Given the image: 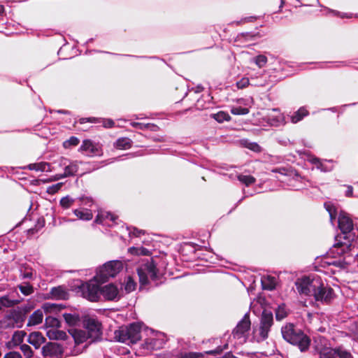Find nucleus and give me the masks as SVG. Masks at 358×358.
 <instances>
[{
	"instance_id": "f257e3e1",
	"label": "nucleus",
	"mask_w": 358,
	"mask_h": 358,
	"mask_svg": "<svg viewBox=\"0 0 358 358\" xmlns=\"http://www.w3.org/2000/svg\"><path fill=\"white\" fill-rule=\"evenodd\" d=\"M295 286L300 294L313 296L316 302L329 305L335 298L334 290L320 277L303 276L297 279Z\"/></svg>"
},
{
	"instance_id": "f03ea898",
	"label": "nucleus",
	"mask_w": 358,
	"mask_h": 358,
	"mask_svg": "<svg viewBox=\"0 0 358 358\" xmlns=\"http://www.w3.org/2000/svg\"><path fill=\"white\" fill-rule=\"evenodd\" d=\"M338 226L341 234L335 236V242L331 248V252L343 254L350 250L355 235L352 233L354 227L352 220L343 210L340 211L338 217Z\"/></svg>"
},
{
	"instance_id": "7ed1b4c3",
	"label": "nucleus",
	"mask_w": 358,
	"mask_h": 358,
	"mask_svg": "<svg viewBox=\"0 0 358 358\" xmlns=\"http://www.w3.org/2000/svg\"><path fill=\"white\" fill-rule=\"evenodd\" d=\"M283 339L287 343L296 345L301 352L308 350L311 340L301 329H297L292 323H288L281 328Z\"/></svg>"
},
{
	"instance_id": "20e7f679",
	"label": "nucleus",
	"mask_w": 358,
	"mask_h": 358,
	"mask_svg": "<svg viewBox=\"0 0 358 358\" xmlns=\"http://www.w3.org/2000/svg\"><path fill=\"white\" fill-rule=\"evenodd\" d=\"M136 271L141 286L157 287L161 284V282H158L161 276L157 268V264L152 259L142 263L136 268Z\"/></svg>"
},
{
	"instance_id": "39448f33",
	"label": "nucleus",
	"mask_w": 358,
	"mask_h": 358,
	"mask_svg": "<svg viewBox=\"0 0 358 358\" xmlns=\"http://www.w3.org/2000/svg\"><path fill=\"white\" fill-rule=\"evenodd\" d=\"M315 351L319 358H353V356L342 346L330 348L326 346L327 339L319 336L315 338Z\"/></svg>"
},
{
	"instance_id": "423d86ee",
	"label": "nucleus",
	"mask_w": 358,
	"mask_h": 358,
	"mask_svg": "<svg viewBox=\"0 0 358 358\" xmlns=\"http://www.w3.org/2000/svg\"><path fill=\"white\" fill-rule=\"evenodd\" d=\"M123 269V263L120 260L109 261L96 270L95 280L104 283L110 278H114Z\"/></svg>"
},
{
	"instance_id": "0eeeda50",
	"label": "nucleus",
	"mask_w": 358,
	"mask_h": 358,
	"mask_svg": "<svg viewBox=\"0 0 358 358\" xmlns=\"http://www.w3.org/2000/svg\"><path fill=\"white\" fill-rule=\"evenodd\" d=\"M273 324V315L271 310L264 309L260 317L259 327L253 329V338L257 343L264 341L268 337V334Z\"/></svg>"
},
{
	"instance_id": "6e6552de",
	"label": "nucleus",
	"mask_w": 358,
	"mask_h": 358,
	"mask_svg": "<svg viewBox=\"0 0 358 358\" xmlns=\"http://www.w3.org/2000/svg\"><path fill=\"white\" fill-rule=\"evenodd\" d=\"M83 325L88 338H91L92 341H98L101 339V323L96 318L86 317L83 321Z\"/></svg>"
},
{
	"instance_id": "1a4fd4ad",
	"label": "nucleus",
	"mask_w": 358,
	"mask_h": 358,
	"mask_svg": "<svg viewBox=\"0 0 358 358\" xmlns=\"http://www.w3.org/2000/svg\"><path fill=\"white\" fill-rule=\"evenodd\" d=\"M251 322L249 313H245L232 331L233 337L240 343H245L250 330Z\"/></svg>"
},
{
	"instance_id": "9d476101",
	"label": "nucleus",
	"mask_w": 358,
	"mask_h": 358,
	"mask_svg": "<svg viewBox=\"0 0 358 358\" xmlns=\"http://www.w3.org/2000/svg\"><path fill=\"white\" fill-rule=\"evenodd\" d=\"M328 254L329 255H331L332 257L334 258H336L337 256H343V259H335L327 262L329 265L334 266L338 268L339 269L346 268L349 265H350L352 263L354 260V257L358 256V253L354 254L352 247H350V250H348V252L343 254H337L336 252H331V249L329 250Z\"/></svg>"
},
{
	"instance_id": "9b49d317",
	"label": "nucleus",
	"mask_w": 358,
	"mask_h": 358,
	"mask_svg": "<svg viewBox=\"0 0 358 358\" xmlns=\"http://www.w3.org/2000/svg\"><path fill=\"white\" fill-rule=\"evenodd\" d=\"M101 294L104 299L107 301H117L122 297L120 289L113 283L101 287Z\"/></svg>"
},
{
	"instance_id": "f8f14e48",
	"label": "nucleus",
	"mask_w": 358,
	"mask_h": 358,
	"mask_svg": "<svg viewBox=\"0 0 358 358\" xmlns=\"http://www.w3.org/2000/svg\"><path fill=\"white\" fill-rule=\"evenodd\" d=\"M64 350L57 343H48L42 348V355L45 358H63Z\"/></svg>"
},
{
	"instance_id": "ddd939ff",
	"label": "nucleus",
	"mask_w": 358,
	"mask_h": 358,
	"mask_svg": "<svg viewBox=\"0 0 358 358\" xmlns=\"http://www.w3.org/2000/svg\"><path fill=\"white\" fill-rule=\"evenodd\" d=\"M82 294L84 298L90 301H98L101 295V286L93 283H87L83 286Z\"/></svg>"
},
{
	"instance_id": "4468645a",
	"label": "nucleus",
	"mask_w": 358,
	"mask_h": 358,
	"mask_svg": "<svg viewBox=\"0 0 358 358\" xmlns=\"http://www.w3.org/2000/svg\"><path fill=\"white\" fill-rule=\"evenodd\" d=\"M77 201H80L88 206H90V203L92 202V199L89 197L72 198L70 196H66L61 199L59 203L64 209H68Z\"/></svg>"
},
{
	"instance_id": "2eb2a0df",
	"label": "nucleus",
	"mask_w": 358,
	"mask_h": 358,
	"mask_svg": "<svg viewBox=\"0 0 358 358\" xmlns=\"http://www.w3.org/2000/svg\"><path fill=\"white\" fill-rule=\"evenodd\" d=\"M141 324L134 322L127 326L129 330V343H136L141 338Z\"/></svg>"
},
{
	"instance_id": "dca6fc26",
	"label": "nucleus",
	"mask_w": 358,
	"mask_h": 358,
	"mask_svg": "<svg viewBox=\"0 0 358 358\" xmlns=\"http://www.w3.org/2000/svg\"><path fill=\"white\" fill-rule=\"evenodd\" d=\"M49 294L51 299L55 300H67L69 296L68 290L64 286L52 287Z\"/></svg>"
},
{
	"instance_id": "f3484780",
	"label": "nucleus",
	"mask_w": 358,
	"mask_h": 358,
	"mask_svg": "<svg viewBox=\"0 0 358 358\" xmlns=\"http://www.w3.org/2000/svg\"><path fill=\"white\" fill-rule=\"evenodd\" d=\"M79 151L89 157L99 155V150L96 146L91 140L88 139L83 141V143L79 148Z\"/></svg>"
},
{
	"instance_id": "a211bd4d",
	"label": "nucleus",
	"mask_w": 358,
	"mask_h": 358,
	"mask_svg": "<svg viewBox=\"0 0 358 358\" xmlns=\"http://www.w3.org/2000/svg\"><path fill=\"white\" fill-rule=\"evenodd\" d=\"M78 162L76 161L70 163L68 166H66L64 168V172L63 174H57L56 175V179L59 180L63 178L73 176L76 175V173L78 171Z\"/></svg>"
},
{
	"instance_id": "6ab92c4d",
	"label": "nucleus",
	"mask_w": 358,
	"mask_h": 358,
	"mask_svg": "<svg viewBox=\"0 0 358 358\" xmlns=\"http://www.w3.org/2000/svg\"><path fill=\"white\" fill-rule=\"evenodd\" d=\"M45 341V338L39 331H34L29 335L27 342L38 348L41 344Z\"/></svg>"
},
{
	"instance_id": "aec40b11",
	"label": "nucleus",
	"mask_w": 358,
	"mask_h": 358,
	"mask_svg": "<svg viewBox=\"0 0 358 358\" xmlns=\"http://www.w3.org/2000/svg\"><path fill=\"white\" fill-rule=\"evenodd\" d=\"M261 283L263 289L271 291L275 289L276 279L271 275L264 276L262 278Z\"/></svg>"
},
{
	"instance_id": "412c9836",
	"label": "nucleus",
	"mask_w": 358,
	"mask_h": 358,
	"mask_svg": "<svg viewBox=\"0 0 358 358\" xmlns=\"http://www.w3.org/2000/svg\"><path fill=\"white\" fill-rule=\"evenodd\" d=\"M115 338L122 343L129 342V330L127 327H121L115 331Z\"/></svg>"
},
{
	"instance_id": "4be33fe9",
	"label": "nucleus",
	"mask_w": 358,
	"mask_h": 358,
	"mask_svg": "<svg viewBox=\"0 0 358 358\" xmlns=\"http://www.w3.org/2000/svg\"><path fill=\"white\" fill-rule=\"evenodd\" d=\"M43 319V312L41 309L35 310L30 316L27 322V326L37 325L42 322Z\"/></svg>"
},
{
	"instance_id": "5701e85b",
	"label": "nucleus",
	"mask_w": 358,
	"mask_h": 358,
	"mask_svg": "<svg viewBox=\"0 0 358 358\" xmlns=\"http://www.w3.org/2000/svg\"><path fill=\"white\" fill-rule=\"evenodd\" d=\"M64 307L65 306L62 304L47 302L43 303V305L42 306V309L46 314L57 313V312H59L62 309H63Z\"/></svg>"
},
{
	"instance_id": "b1692460",
	"label": "nucleus",
	"mask_w": 358,
	"mask_h": 358,
	"mask_svg": "<svg viewBox=\"0 0 358 358\" xmlns=\"http://www.w3.org/2000/svg\"><path fill=\"white\" fill-rule=\"evenodd\" d=\"M63 317L66 324L70 327H76L80 325V318L78 314L64 313Z\"/></svg>"
},
{
	"instance_id": "393cba45",
	"label": "nucleus",
	"mask_w": 358,
	"mask_h": 358,
	"mask_svg": "<svg viewBox=\"0 0 358 358\" xmlns=\"http://www.w3.org/2000/svg\"><path fill=\"white\" fill-rule=\"evenodd\" d=\"M133 141L127 137H122L117 139L114 143V146L120 150L129 149L132 145Z\"/></svg>"
},
{
	"instance_id": "a878e982",
	"label": "nucleus",
	"mask_w": 358,
	"mask_h": 358,
	"mask_svg": "<svg viewBox=\"0 0 358 358\" xmlns=\"http://www.w3.org/2000/svg\"><path fill=\"white\" fill-rule=\"evenodd\" d=\"M73 213L80 220L85 221L91 220L93 217L92 211L88 209H75Z\"/></svg>"
},
{
	"instance_id": "bb28decb",
	"label": "nucleus",
	"mask_w": 358,
	"mask_h": 358,
	"mask_svg": "<svg viewBox=\"0 0 358 358\" xmlns=\"http://www.w3.org/2000/svg\"><path fill=\"white\" fill-rule=\"evenodd\" d=\"M27 169L36 171H49L50 170V164L48 162L34 163L29 164Z\"/></svg>"
},
{
	"instance_id": "cd10ccee",
	"label": "nucleus",
	"mask_w": 358,
	"mask_h": 358,
	"mask_svg": "<svg viewBox=\"0 0 358 358\" xmlns=\"http://www.w3.org/2000/svg\"><path fill=\"white\" fill-rule=\"evenodd\" d=\"M47 336L50 340H59L64 339L66 337V334L63 331H59L55 329H49L46 332Z\"/></svg>"
},
{
	"instance_id": "c85d7f7f",
	"label": "nucleus",
	"mask_w": 358,
	"mask_h": 358,
	"mask_svg": "<svg viewBox=\"0 0 358 358\" xmlns=\"http://www.w3.org/2000/svg\"><path fill=\"white\" fill-rule=\"evenodd\" d=\"M308 115V111L304 108H300L297 111L294 112L291 117L292 123H297L300 122L304 117Z\"/></svg>"
},
{
	"instance_id": "c756f323",
	"label": "nucleus",
	"mask_w": 358,
	"mask_h": 358,
	"mask_svg": "<svg viewBox=\"0 0 358 358\" xmlns=\"http://www.w3.org/2000/svg\"><path fill=\"white\" fill-rule=\"evenodd\" d=\"M21 302V300L19 299H10L8 296L5 295L0 297V306L1 308L3 307H13Z\"/></svg>"
},
{
	"instance_id": "7c9ffc66",
	"label": "nucleus",
	"mask_w": 358,
	"mask_h": 358,
	"mask_svg": "<svg viewBox=\"0 0 358 358\" xmlns=\"http://www.w3.org/2000/svg\"><path fill=\"white\" fill-rule=\"evenodd\" d=\"M210 117L215 120L219 123H222L224 121H229L231 120V117L229 113L224 111H219L216 113H211Z\"/></svg>"
},
{
	"instance_id": "2f4dec72",
	"label": "nucleus",
	"mask_w": 358,
	"mask_h": 358,
	"mask_svg": "<svg viewBox=\"0 0 358 358\" xmlns=\"http://www.w3.org/2000/svg\"><path fill=\"white\" fill-rule=\"evenodd\" d=\"M117 218V217L113 213L107 212L103 214H98L95 218L94 222L97 224H103L104 219H108L110 221L115 222Z\"/></svg>"
},
{
	"instance_id": "473e14b6",
	"label": "nucleus",
	"mask_w": 358,
	"mask_h": 358,
	"mask_svg": "<svg viewBox=\"0 0 358 358\" xmlns=\"http://www.w3.org/2000/svg\"><path fill=\"white\" fill-rule=\"evenodd\" d=\"M20 291L24 296H29L34 293V289L33 286L28 282H24L17 286Z\"/></svg>"
},
{
	"instance_id": "72a5a7b5",
	"label": "nucleus",
	"mask_w": 358,
	"mask_h": 358,
	"mask_svg": "<svg viewBox=\"0 0 358 358\" xmlns=\"http://www.w3.org/2000/svg\"><path fill=\"white\" fill-rule=\"evenodd\" d=\"M45 325L46 327H59L60 321L55 317L52 315L47 316L45 320Z\"/></svg>"
},
{
	"instance_id": "f704fd0d",
	"label": "nucleus",
	"mask_w": 358,
	"mask_h": 358,
	"mask_svg": "<svg viewBox=\"0 0 358 358\" xmlns=\"http://www.w3.org/2000/svg\"><path fill=\"white\" fill-rule=\"evenodd\" d=\"M238 180L242 182L243 184L245 185L247 187L250 186V185L255 183V178L250 176V175H242L240 174L237 176Z\"/></svg>"
},
{
	"instance_id": "c9c22d12",
	"label": "nucleus",
	"mask_w": 358,
	"mask_h": 358,
	"mask_svg": "<svg viewBox=\"0 0 358 358\" xmlns=\"http://www.w3.org/2000/svg\"><path fill=\"white\" fill-rule=\"evenodd\" d=\"M324 207L329 214L330 221L331 222V223H333L334 221L336 220L337 217V210L336 208L333 204L327 203H324Z\"/></svg>"
},
{
	"instance_id": "e433bc0d",
	"label": "nucleus",
	"mask_w": 358,
	"mask_h": 358,
	"mask_svg": "<svg viewBox=\"0 0 358 358\" xmlns=\"http://www.w3.org/2000/svg\"><path fill=\"white\" fill-rule=\"evenodd\" d=\"M129 252L131 254L136 255H143V256H148L150 254V252L149 250L141 247V248H136V247H131L129 249Z\"/></svg>"
},
{
	"instance_id": "4c0bfd02",
	"label": "nucleus",
	"mask_w": 358,
	"mask_h": 358,
	"mask_svg": "<svg viewBox=\"0 0 358 358\" xmlns=\"http://www.w3.org/2000/svg\"><path fill=\"white\" fill-rule=\"evenodd\" d=\"M287 312L285 308V305H279L275 310V318L277 320L280 321L287 316Z\"/></svg>"
},
{
	"instance_id": "58836bf2",
	"label": "nucleus",
	"mask_w": 358,
	"mask_h": 358,
	"mask_svg": "<svg viewBox=\"0 0 358 358\" xmlns=\"http://www.w3.org/2000/svg\"><path fill=\"white\" fill-rule=\"evenodd\" d=\"M249 109L248 108L238 106L234 107L231 110V113L236 115H244L249 113Z\"/></svg>"
},
{
	"instance_id": "ea45409f",
	"label": "nucleus",
	"mask_w": 358,
	"mask_h": 358,
	"mask_svg": "<svg viewBox=\"0 0 358 358\" xmlns=\"http://www.w3.org/2000/svg\"><path fill=\"white\" fill-rule=\"evenodd\" d=\"M158 340L152 338H147L145 341L146 348L148 350H155L159 348L160 346L157 345Z\"/></svg>"
},
{
	"instance_id": "a19ab883",
	"label": "nucleus",
	"mask_w": 358,
	"mask_h": 358,
	"mask_svg": "<svg viewBox=\"0 0 358 358\" xmlns=\"http://www.w3.org/2000/svg\"><path fill=\"white\" fill-rule=\"evenodd\" d=\"M80 141L79 139L76 136H71L69 138V139L65 141L63 143V146L65 148H69L71 146H76L79 143Z\"/></svg>"
},
{
	"instance_id": "79ce46f5",
	"label": "nucleus",
	"mask_w": 358,
	"mask_h": 358,
	"mask_svg": "<svg viewBox=\"0 0 358 358\" xmlns=\"http://www.w3.org/2000/svg\"><path fill=\"white\" fill-rule=\"evenodd\" d=\"M20 350L25 356V358H31L33 356V350L29 345L22 344L20 345Z\"/></svg>"
},
{
	"instance_id": "37998d69",
	"label": "nucleus",
	"mask_w": 358,
	"mask_h": 358,
	"mask_svg": "<svg viewBox=\"0 0 358 358\" xmlns=\"http://www.w3.org/2000/svg\"><path fill=\"white\" fill-rule=\"evenodd\" d=\"M136 286V282L129 277L124 287L127 293H130L135 289Z\"/></svg>"
},
{
	"instance_id": "c03bdc74",
	"label": "nucleus",
	"mask_w": 358,
	"mask_h": 358,
	"mask_svg": "<svg viewBox=\"0 0 358 358\" xmlns=\"http://www.w3.org/2000/svg\"><path fill=\"white\" fill-rule=\"evenodd\" d=\"M255 62L259 68H262L266 64L267 57L265 55H259L255 58Z\"/></svg>"
},
{
	"instance_id": "a18cd8bd",
	"label": "nucleus",
	"mask_w": 358,
	"mask_h": 358,
	"mask_svg": "<svg viewBox=\"0 0 358 358\" xmlns=\"http://www.w3.org/2000/svg\"><path fill=\"white\" fill-rule=\"evenodd\" d=\"M245 146L255 152H260L262 151L261 146L255 142H246Z\"/></svg>"
},
{
	"instance_id": "49530a36",
	"label": "nucleus",
	"mask_w": 358,
	"mask_h": 358,
	"mask_svg": "<svg viewBox=\"0 0 358 358\" xmlns=\"http://www.w3.org/2000/svg\"><path fill=\"white\" fill-rule=\"evenodd\" d=\"M63 186L62 182H58L55 185H52L48 187L47 192L50 194H54L57 193Z\"/></svg>"
},
{
	"instance_id": "de8ad7c7",
	"label": "nucleus",
	"mask_w": 358,
	"mask_h": 358,
	"mask_svg": "<svg viewBox=\"0 0 358 358\" xmlns=\"http://www.w3.org/2000/svg\"><path fill=\"white\" fill-rule=\"evenodd\" d=\"M310 162L315 164L317 169H320L322 171H327L326 168L323 166L322 163L320 162V159L316 157H313L310 159Z\"/></svg>"
},
{
	"instance_id": "09e8293b",
	"label": "nucleus",
	"mask_w": 358,
	"mask_h": 358,
	"mask_svg": "<svg viewBox=\"0 0 358 358\" xmlns=\"http://www.w3.org/2000/svg\"><path fill=\"white\" fill-rule=\"evenodd\" d=\"M250 85L248 78H242L240 80L236 82V86L238 89H243Z\"/></svg>"
},
{
	"instance_id": "8fccbe9b",
	"label": "nucleus",
	"mask_w": 358,
	"mask_h": 358,
	"mask_svg": "<svg viewBox=\"0 0 358 358\" xmlns=\"http://www.w3.org/2000/svg\"><path fill=\"white\" fill-rule=\"evenodd\" d=\"M199 354L196 352H185L178 355L176 358H198Z\"/></svg>"
},
{
	"instance_id": "3c124183",
	"label": "nucleus",
	"mask_w": 358,
	"mask_h": 358,
	"mask_svg": "<svg viewBox=\"0 0 358 358\" xmlns=\"http://www.w3.org/2000/svg\"><path fill=\"white\" fill-rule=\"evenodd\" d=\"M99 121H100L99 122H103V125L104 127L106 128H112L114 124H115V122L113 120L111 119H98Z\"/></svg>"
},
{
	"instance_id": "603ef678",
	"label": "nucleus",
	"mask_w": 358,
	"mask_h": 358,
	"mask_svg": "<svg viewBox=\"0 0 358 358\" xmlns=\"http://www.w3.org/2000/svg\"><path fill=\"white\" fill-rule=\"evenodd\" d=\"M3 358H22L21 354L16 351H10L6 353Z\"/></svg>"
},
{
	"instance_id": "864d4df0",
	"label": "nucleus",
	"mask_w": 358,
	"mask_h": 358,
	"mask_svg": "<svg viewBox=\"0 0 358 358\" xmlns=\"http://www.w3.org/2000/svg\"><path fill=\"white\" fill-rule=\"evenodd\" d=\"M228 348V345L225 344L223 348L221 346H218L215 350L208 351V352H206V353L208 355H212L220 354L222 352L224 348Z\"/></svg>"
},
{
	"instance_id": "5fc2aeb1",
	"label": "nucleus",
	"mask_w": 358,
	"mask_h": 358,
	"mask_svg": "<svg viewBox=\"0 0 358 358\" xmlns=\"http://www.w3.org/2000/svg\"><path fill=\"white\" fill-rule=\"evenodd\" d=\"M131 125L136 129H141V130H145L147 127V124L141 123V122H133L131 123Z\"/></svg>"
},
{
	"instance_id": "6e6d98bb",
	"label": "nucleus",
	"mask_w": 358,
	"mask_h": 358,
	"mask_svg": "<svg viewBox=\"0 0 358 358\" xmlns=\"http://www.w3.org/2000/svg\"><path fill=\"white\" fill-rule=\"evenodd\" d=\"M86 122H92V123H97L99 122L98 118L96 117H88V118H81L80 120V124H83Z\"/></svg>"
},
{
	"instance_id": "4d7b16f0",
	"label": "nucleus",
	"mask_w": 358,
	"mask_h": 358,
	"mask_svg": "<svg viewBox=\"0 0 358 358\" xmlns=\"http://www.w3.org/2000/svg\"><path fill=\"white\" fill-rule=\"evenodd\" d=\"M141 234H144V231L143 230H139L136 228H134L133 231H129V236L133 235L134 236L138 237Z\"/></svg>"
},
{
	"instance_id": "13d9d810",
	"label": "nucleus",
	"mask_w": 358,
	"mask_h": 358,
	"mask_svg": "<svg viewBox=\"0 0 358 358\" xmlns=\"http://www.w3.org/2000/svg\"><path fill=\"white\" fill-rule=\"evenodd\" d=\"M122 55L124 56V57L141 58V59H158V57L157 56L148 57V56H137V55Z\"/></svg>"
},
{
	"instance_id": "bf43d9fd",
	"label": "nucleus",
	"mask_w": 358,
	"mask_h": 358,
	"mask_svg": "<svg viewBox=\"0 0 358 358\" xmlns=\"http://www.w3.org/2000/svg\"><path fill=\"white\" fill-rule=\"evenodd\" d=\"M146 129L150 130L152 131H157L159 130V127L155 124L148 123Z\"/></svg>"
},
{
	"instance_id": "052dcab7",
	"label": "nucleus",
	"mask_w": 358,
	"mask_h": 358,
	"mask_svg": "<svg viewBox=\"0 0 358 358\" xmlns=\"http://www.w3.org/2000/svg\"><path fill=\"white\" fill-rule=\"evenodd\" d=\"M345 195L347 197L353 196V187L351 185H347V190L345 192Z\"/></svg>"
},
{
	"instance_id": "680f3d73",
	"label": "nucleus",
	"mask_w": 358,
	"mask_h": 358,
	"mask_svg": "<svg viewBox=\"0 0 358 358\" xmlns=\"http://www.w3.org/2000/svg\"><path fill=\"white\" fill-rule=\"evenodd\" d=\"M253 36H254V35L250 32H244V33H241V34H238L237 38L238 39H240L241 38H248V37L252 38Z\"/></svg>"
},
{
	"instance_id": "e2e57ef3",
	"label": "nucleus",
	"mask_w": 358,
	"mask_h": 358,
	"mask_svg": "<svg viewBox=\"0 0 358 358\" xmlns=\"http://www.w3.org/2000/svg\"><path fill=\"white\" fill-rule=\"evenodd\" d=\"M90 168H89V171L96 170V169H99V167H100L99 164L98 162H93V163L90 164Z\"/></svg>"
},
{
	"instance_id": "0e129e2a",
	"label": "nucleus",
	"mask_w": 358,
	"mask_h": 358,
	"mask_svg": "<svg viewBox=\"0 0 358 358\" xmlns=\"http://www.w3.org/2000/svg\"><path fill=\"white\" fill-rule=\"evenodd\" d=\"M256 18L257 17L255 16H250L243 18L242 21H243L244 22H254L256 20Z\"/></svg>"
},
{
	"instance_id": "69168bd1",
	"label": "nucleus",
	"mask_w": 358,
	"mask_h": 358,
	"mask_svg": "<svg viewBox=\"0 0 358 358\" xmlns=\"http://www.w3.org/2000/svg\"><path fill=\"white\" fill-rule=\"evenodd\" d=\"M33 274L31 272H25L22 274V278L24 279H31Z\"/></svg>"
},
{
	"instance_id": "338daca9",
	"label": "nucleus",
	"mask_w": 358,
	"mask_h": 358,
	"mask_svg": "<svg viewBox=\"0 0 358 358\" xmlns=\"http://www.w3.org/2000/svg\"><path fill=\"white\" fill-rule=\"evenodd\" d=\"M218 358H236L231 352H226L223 356Z\"/></svg>"
},
{
	"instance_id": "774afa93",
	"label": "nucleus",
	"mask_w": 358,
	"mask_h": 358,
	"mask_svg": "<svg viewBox=\"0 0 358 358\" xmlns=\"http://www.w3.org/2000/svg\"><path fill=\"white\" fill-rule=\"evenodd\" d=\"M203 87L201 85H197L195 89L192 88V90H194L195 93H200L203 91Z\"/></svg>"
}]
</instances>
